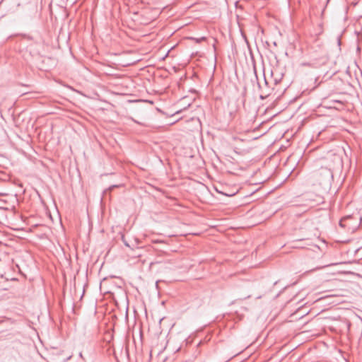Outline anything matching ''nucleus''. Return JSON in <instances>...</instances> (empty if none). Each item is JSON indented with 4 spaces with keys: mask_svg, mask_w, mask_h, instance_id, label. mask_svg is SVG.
<instances>
[{
    "mask_svg": "<svg viewBox=\"0 0 362 362\" xmlns=\"http://www.w3.org/2000/svg\"><path fill=\"white\" fill-rule=\"evenodd\" d=\"M117 187V185H112V186L109 187V189L112 190L113 188Z\"/></svg>",
    "mask_w": 362,
    "mask_h": 362,
    "instance_id": "obj_5",
    "label": "nucleus"
},
{
    "mask_svg": "<svg viewBox=\"0 0 362 362\" xmlns=\"http://www.w3.org/2000/svg\"><path fill=\"white\" fill-rule=\"evenodd\" d=\"M79 356H80V358H81L83 361L85 360V358H84V357H83V354H82V353H81V352L79 354Z\"/></svg>",
    "mask_w": 362,
    "mask_h": 362,
    "instance_id": "obj_6",
    "label": "nucleus"
},
{
    "mask_svg": "<svg viewBox=\"0 0 362 362\" xmlns=\"http://www.w3.org/2000/svg\"><path fill=\"white\" fill-rule=\"evenodd\" d=\"M331 177L332 173L327 168L321 169L320 170L316 172L314 175L315 180L320 185L329 183Z\"/></svg>",
    "mask_w": 362,
    "mask_h": 362,
    "instance_id": "obj_2",
    "label": "nucleus"
},
{
    "mask_svg": "<svg viewBox=\"0 0 362 362\" xmlns=\"http://www.w3.org/2000/svg\"><path fill=\"white\" fill-rule=\"evenodd\" d=\"M154 243H158L159 241L158 240H155L153 241Z\"/></svg>",
    "mask_w": 362,
    "mask_h": 362,
    "instance_id": "obj_9",
    "label": "nucleus"
},
{
    "mask_svg": "<svg viewBox=\"0 0 362 362\" xmlns=\"http://www.w3.org/2000/svg\"><path fill=\"white\" fill-rule=\"evenodd\" d=\"M152 267L157 266L158 270L160 273H168L175 269V262L171 259H168L163 262H155L151 264Z\"/></svg>",
    "mask_w": 362,
    "mask_h": 362,
    "instance_id": "obj_1",
    "label": "nucleus"
},
{
    "mask_svg": "<svg viewBox=\"0 0 362 362\" xmlns=\"http://www.w3.org/2000/svg\"><path fill=\"white\" fill-rule=\"evenodd\" d=\"M324 55H325V52H324V51H322V52H321V54H320V59L321 60H323V59H324Z\"/></svg>",
    "mask_w": 362,
    "mask_h": 362,
    "instance_id": "obj_4",
    "label": "nucleus"
},
{
    "mask_svg": "<svg viewBox=\"0 0 362 362\" xmlns=\"http://www.w3.org/2000/svg\"><path fill=\"white\" fill-rule=\"evenodd\" d=\"M124 244H125L127 246H129V245L127 244V242H124Z\"/></svg>",
    "mask_w": 362,
    "mask_h": 362,
    "instance_id": "obj_8",
    "label": "nucleus"
},
{
    "mask_svg": "<svg viewBox=\"0 0 362 362\" xmlns=\"http://www.w3.org/2000/svg\"><path fill=\"white\" fill-rule=\"evenodd\" d=\"M338 43H339V45H340V43H341L340 39H338Z\"/></svg>",
    "mask_w": 362,
    "mask_h": 362,
    "instance_id": "obj_7",
    "label": "nucleus"
},
{
    "mask_svg": "<svg viewBox=\"0 0 362 362\" xmlns=\"http://www.w3.org/2000/svg\"><path fill=\"white\" fill-rule=\"evenodd\" d=\"M192 40H194L197 43H199L202 41H204L206 40V38L205 37H202L200 38H194V37H192L191 38Z\"/></svg>",
    "mask_w": 362,
    "mask_h": 362,
    "instance_id": "obj_3",
    "label": "nucleus"
}]
</instances>
